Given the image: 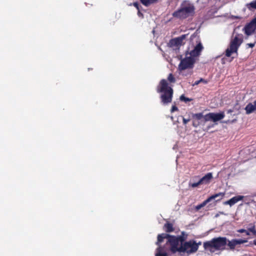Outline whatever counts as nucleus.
<instances>
[{
	"label": "nucleus",
	"mask_w": 256,
	"mask_h": 256,
	"mask_svg": "<svg viewBox=\"0 0 256 256\" xmlns=\"http://www.w3.org/2000/svg\"><path fill=\"white\" fill-rule=\"evenodd\" d=\"M184 239L182 237L171 236L167 234H162L158 236L155 256H168L169 252H186L192 254L198 250V246L194 240H190L182 244Z\"/></svg>",
	"instance_id": "nucleus-1"
},
{
	"label": "nucleus",
	"mask_w": 256,
	"mask_h": 256,
	"mask_svg": "<svg viewBox=\"0 0 256 256\" xmlns=\"http://www.w3.org/2000/svg\"><path fill=\"white\" fill-rule=\"evenodd\" d=\"M226 238L220 236L204 242L203 246L206 250L214 253L216 251H222L226 250Z\"/></svg>",
	"instance_id": "nucleus-2"
},
{
	"label": "nucleus",
	"mask_w": 256,
	"mask_h": 256,
	"mask_svg": "<svg viewBox=\"0 0 256 256\" xmlns=\"http://www.w3.org/2000/svg\"><path fill=\"white\" fill-rule=\"evenodd\" d=\"M194 10L192 3L188 0H184L181 3L180 8L172 14V16L178 19H185L192 16Z\"/></svg>",
	"instance_id": "nucleus-3"
},
{
	"label": "nucleus",
	"mask_w": 256,
	"mask_h": 256,
	"mask_svg": "<svg viewBox=\"0 0 256 256\" xmlns=\"http://www.w3.org/2000/svg\"><path fill=\"white\" fill-rule=\"evenodd\" d=\"M157 92L161 93L160 99L164 104H166L172 102L173 90L168 86V84L166 80H162L157 86Z\"/></svg>",
	"instance_id": "nucleus-4"
},
{
	"label": "nucleus",
	"mask_w": 256,
	"mask_h": 256,
	"mask_svg": "<svg viewBox=\"0 0 256 256\" xmlns=\"http://www.w3.org/2000/svg\"><path fill=\"white\" fill-rule=\"evenodd\" d=\"M243 41V35L242 34H236L233 35L232 38L230 46L226 51V55L228 57L231 56L232 54L236 52L238 47Z\"/></svg>",
	"instance_id": "nucleus-5"
},
{
	"label": "nucleus",
	"mask_w": 256,
	"mask_h": 256,
	"mask_svg": "<svg viewBox=\"0 0 256 256\" xmlns=\"http://www.w3.org/2000/svg\"><path fill=\"white\" fill-rule=\"evenodd\" d=\"M196 62L194 58L188 56V54H186L185 58L181 60L178 64V70L182 72L186 69H192Z\"/></svg>",
	"instance_id": "nucleus-6"
},
{
	"label": "nucleus",
	"mask_w": 256,
	"mask_h": 256,
	"mask_svg": "<svg viewBox=\"0 0 256 256\" xmlns=\"http://www.w3.org/2000/svg\"><path fill=\"white\" fill-rule=\"evenodd\" d=\"M203 48L204 47L202 43L199 42L198 44L194 47L193 50H190V52L187 51L186 54H188V56L194 58L196 60L198 58Z\"/></svg>",
	"instance_id": "nucleus-7"
},
{
	"label": "nucleus",
	"mask_w": 256,
	"mask_h": 256,
	"mask_svg": "<svg viewBox=\"0 0 256 256\" xmlns=\"http://www.w3.org/2000/svg\"><path fill=\"white\" fill-rule=\"evenodd\" d=\"M224 116L225 114L224 112L220 113L210 112L205 115L204 118L206 121L212 120L213 122H216L223 119Z\"/></svg>",
	"instance_id": "nucleus-8"
},
{
	"label": "nucleus",
	"mask_w": 256,
	"mask_h": 256,
	"mask_svg": "<svg viewBox=\"0 0 256 256\" xmlns=\"http://www.w3.org/2000/svg\"><path fill=\"white\" fill-rule=\"evenodd\" d=\"M256 30V18L245 26L243 30L244 34L248 36L252 35Z\"/></svg>",
	"instance_id": "nucleus-9"
},
{
	"label": "nucleus",
	"mask_w": 256,
	"mask_h": 256,
	"mask_svg": "<svg viewBox=\"0 0 256 256\" xmlns=\"http://www.w3.org/2000/svg\"><path fill=\"white\" fill-rule=\"evenodd\" d=\"M186 34H183L179 37L173 38L170 41L169 44L171 47H178L182 45L183 40L186 38Z\"/></svg>",
	"instance_id": "nucleus-10"
},
{
	"label": "nucleus",
	"mask_w": 256,
	"mask_h": 256,
	"mask_svg": "<svg viewBox=\"0 0 256 256\" xmlns=\"http://www.w3.org/2000/svg\"><path fill=\"white\" fill-rule=\"evenodd\" d=\"M221 196L222 197V193H218L212 196L210 198H208V199H206V200L203 202L202 204L196 206V210H200L201 208H203L204 206H205L208 202H210L212 200H214L218 196Z\"/></svg>",
	"instance_id": "nucleus-11"
},
{
	"label": "nucleus",
	"mask_w": 256,
	"mask_h": 256,
	"mask_svg": "<svg viewBox=\"0 0 256 256\" xmlns=\"http://www.w3.org/2000/svg\"><path fill=\"white\" fill-rule=\"evenodd\" d=\"M244 198V196H237L231 198L230 200L226 202V204L232 206L238 202V201L243 200Z\"/></svg>",
	"instance_id": "nucleus-12"
},
{
	"label": "nucleus",
	"mask_w": 256,
	"mask_h": 256,
	"mask_svg": "<svg viewBox=\"0 0 256 256\" xmlns=\"http://www.w3.org/2000/svg\"><path fill=\"white\" fill-rule=\"evenodd\" d=\"M246 114H248L256 111V100L253 104H248L245 108Z\"/></svg>",
	"instance_id": "nucleus-13"
},
{
	"label": "nucleus",
	"mask_w": 256,
	"mask_h": 256,
	"mask_svg": "<svg viewBox=\"0 0 256 256\" xmlns=\"http://www.w3.org/2000/svg\"><path fill=\"white\" fill-rule=\"evenodd\" d=\"M212 178V174L208 172L200 180V183L202 184H208Z\"/></svg>",
	"instance_id": "nucleus-14"
},
{
	"label": "nucleus",
	"mask_w": 256,
	"mask_h": 256,
	"mask_svg": "<svg viewBox=\"0 0 256 256\" xmlns=\"http://www.w3.org/2000/svg\"><path fill=\"white\" fill-rule=\"evenodd\" d=\"M226 244L229 248V249L232 250H234L236 246H237L236 239H232L230 240L227 239V244Z\"/></svg>",
	"instance_id": "nucleus-15"
},
{
	"label": "nucleus",
	"mask_w": 256,
	"mask_h": 256,
	"mask_svg": "<svg viewBox=\"0 0 256 256\" xmlns=\"http://www.w3.org/2000/svg\"><path fill=\"white\" fill-rule=\"evenodd\" d=\"M246 8L250 11L256 10V0H253L249 3L246 4Z\"/></svg>",
	"instance_id": "nucleus-16"
},
{
	"label": "nucleus",
	"mask_w": 256,
	"mask_h": 256,
	"mask_svg": "<svg viewBox=\"0 0 256 256\" xmlns=\"http://www.w3.org/2000/svg\"><path fill=\"white\" fill-rule=\"evenodd\" d=\"M140 2L145 6H148L152 4H156L158 0H140Z\"/></svg>",
	"instance_id": "nucleus-17"
},
{
	"label": "nucleus",
	"mask_w": 256,
	"mask_h": 256,
	"mask_svg": "<svg viewBox=\"0 0 256 256\" xmlns=\"http://www.w3.org/2000/svg\"><path fill=\"white\" fill-rule=\"evenodd\" d=\"M164 228L166 232H171L174 230L172 224L169 222H167L164 224Z\"/></svg>",
	"instance_id": "nucleus-18"
},
{
	"label": "nucleus",
	"mask_w": 256,
	"mask_h": 256,
	"mask_svg": "<svg viewBox=\"0 0 256 256\" xmlns=\"http://www.w3.org/2000/svg\"><path fill=\"white\" fill-rule=\"evenodd\" d=\"M200 82H202L204 84H207L208 82L207 80H205L204 78H201L200 80L196 81L194 84H192V86H194L196 85H198Z\"/></svg>",
	"instance_id": "nucleus-19"
},
{
	"label": "nucleus",
	"mask_w": 256,
	"mask_h": 256,
	"mask_svg": "<svg viewBox=\"0 0 256 256\" xmlns=\"http://www.w3.org/2000/svg\"><path fill=\"white\" fill-rule=\"evenodd\" d=\"M236 244H240L244 243H246L248 242L246 240H242V239H236Z\"/></svg>",
	"instance_id": "nucleus-20"
},
{
	"label": "nucleus",
	"mask_w": 256,
	"mask_h": 256,
	"mask_svg": "<svg viewBox=\"0 0 256 256\" xmlns=\"http://www.w3.org/2000/svg\"><path fill=\"white\" fill-rule=\"evenodd\" d=\"M194 116L198 120H200L204 116H203L202 113H198L194 114Z\"/></svg>",
	"instance_id": "nucleus-21"
},
{
	"label": "nucleus",
	"mask_w": 256,
	"mask_h": 256,
	"mask_svg": "<svg viewBox=\"0 0 256 256\" xmlns=\"http://www.w3.org/2000/svg\"><path fill=\"white\" fill-rule=\"evenodd\" d=\"M180 100H182V101H184V102H186L190 101V99L189 98L185 97L184 96V95H182L180 96Z\"/></svg>",
	"instance_id": "nucleus-22"
},
{
	"label": "nucleus",
	"mask_w": 256,
	"mask_h": 256,
	"mask_svg": "<svg viewBox=\"0 0 256 256\" xmlns=\"http://www.w3.org/2000/svg\"><path fill=\"white\" fill-rule=\"evenodd\" d=\"M248 232H252L254 235H256V230L254 226H252L248 230Z\"/></svg>",
	"instance_id": "nucleus-23"
},
{
	"label": "nucleus",
	"mask_w": 256,
	"mask_h": 256,
	"mask_svg": "<svg viewBox=\"0 0 256 256\" xmlns=\"http://www.w3.org/2000/svg\"><path fill=\"white\" fill-rule=\"evenodd\" d=\"M237 232L240 233H246L247 236L250 235V232L244 229H240Z\"/></svg>",
	"instance_id": "nucleus-24"
},
{
	"label": "nucleus",
	"mask_w": 256,
	"mask_h": 256,
	"mask_svg": "<svg viewBox=\"0 0 256 256\" xmlns=\"http://www.w3.org/2000/svg\"><path fill=\"white\" fill-rule=\"evenodd\" d=\"M168 78L170 82H175V78L172 74H169Z\"/></svg>",
	"instance_id": "nucleus-25"
},
{
	"label": "nucleus",
	"mask_w": 256,
	"mask_h": 256,
	"mask_svg": "<svg viewBox=\"0 0 256 256\" xmlns=\"http://www.w3.org/2000/svg\"><path fill=\"white\" fill-rule=\"evenodd\" d=\"M200 184H202L201 183H200V180L197 182L192 183L190 184V186L192 188H196Z\"/></svg>",
	"instance_id": "nucleus-26"
},
{
	"label": "nucleus",
	"mask_w": 256,
	"mask_h": 256,
	"mask_svg": "<svg viewBox=\"0 0 256 256\" xmlns=\"http://www.w3.org/2000/svg\"><path fill=\"white\" fill-rule=\"evenodd\" d=\"M182 120H183L184 124H186L188 122H190V118L186 119V118H183Z\"/></svg>",
	"instance_id": "nucleus-27"
},
{
	"label": "nucleus",
	"mask_w": 256,
	"mask_h": 256,
	"mask_svg": "<svg viewBox=\"0 0 256 256\" xmlns=\"http://www.w3.org/2000/svg\"><path fill=\"white\" fill-rule=\"evenodd\" d=\"M178 110V108L175 106H173L172 108V109H171V112H174V111H176Z\"/></svg>",
	"instance_id": "nucleus-28"
},
{
	"label": "nucleus",
	"mask_w": 256,
	"mask_h": 256,
	"mask_svg": "<svg viewBox=\"0 0 256 256\" xmlns=\"http://www.w3.org/2000/svg\"><path fill=\"white\" fill-rule=\"evenodd\" d=\"M133 5H134V7H136V9H137L138 10H140V8H139V4H138V2H134V3L133 4Z\"/></svg>",
	"instance_id": "nucleus-29"
},
{
	"label": "nucleus",
	"mask_w": 256,
	"mask_h": 256,
	"mask_svg": "<svg viewBox=\"0 0 256 256\" xmlns=\"http://www.w3.org/2000/svg\"><path fill=\"white\" fill-rule=\"evenodd\" d=\"M247 45L250 48H253L254 46V45H255V42L248 44Z\"/></svg>",
	"instance_id": "nucleus-30"
},
{
	"label": "nucleus",
	"mask_w": 256,
	"mask_h": 256,
	"mask_svg": "<svg viewBox=\"0 0 256 256\" xmlns=\"http://www.w3.org/2000/svg\"><path fill=\"white\" fill-rule=\"evenodd\" d=\"M138 16L140 17H142V13H141L140 11V10H138Z\"/></svg>",
	"instance_id": "nucleus-31"
},
{
	"label": "nucleus",
	"mask_w": 256,
	"mask_h": 256,
	"mask_svg": "<svg viewBox=\"0 0 256 256\" xmlns=\"http://www.w3.org/2000/svg\"><path fill=\"white\" fill-rule=\"evenodd\" d=\"M244 202H246V200H249V196H244Z\"/></svg>",
	"instance_id": "nucleus-32"
},
{
	"label": "nucleus",
	"mask_w": 256,
	"mask_h": 256,
	"mask_svg": "<svg viewBox=\"0 0 256 256\" xmlns=\"http://www.w3.org/2000/svg\"><path fill=\"white\" fill-rule=\"evenodd\" d=\"M252 197H256V193H254L252 194Z\"/></svg>",
	"instance_id": "nucleus-33"
},
{
	"label": "nucleus",
	"mask_w": 256,
	"mask_h": 256,
	"mask_svg": "<svg viewBox=\"0 0 256 256\" xmlns=\"http://www.w3.org/2000/svg\"><path fill=\"white\" fill-rule=\"evenodd\" d=\"M196 244H198V246L202 244V242H200L198 243H196Z\"/></svg>",
	"instance_id": "nucleus-34"
},
{
	"label": "nucleus",
	"mask_w": 256,
	"mask_h": 256,
	"mask_svg": "<svg viewBox=\"0 0 256 256\" xmlns=\"http://www.w3.org/2000/svg\"><path fill=\"white\" fill-rule=\"evenodd\" d=\"M254 244L256 246V240H254Z\"/></svg>",
	"instance_id": "nucleus-35"
},
{
	"label": "nucleus",
	"mask_w": 256,
	"mask_h": 256,
	"mask_svg": "<svg viewBox=\"0 0 256 256\" xmlns=\"http://www.w3.org/2000/svg\"><path fill=\"white\" fill-rule=\"evenodd\" d=\"M232 112V110H228V113H230V112Z\"/></svg>",
	"instance_id": "nucleus-36"
},
{
	"label": "nucleus",
	"mask_w": 256,
	"mask_h": 256,
	"mask_svg": "<svg viewBox=\"0 0 256 256\" xmlns=\"http://www.w3.org/2000/svg\"><path fill=\"white\" fill-rule=\"evenodd\" d=\"M251 202L256 203V202L252 200H251Z\"/></svg>",
	"instance_id": "nucleus-37"
},
{
	"label": "nucleus",
	"mask_w": 256,
	"mask_h": 256,
	"mask_svg": "<svg viewBox=\"0 0 256 256\" xmlns=\"http://www.w3.org/2000/svg\"><path fill=\"white\" fill-rule=\"evenodd\" d=\"M192 71H190V74H192Z\"/></svg>",
	"instance_id": "nucleus-38"
},
{
	"label": "nucleus",
	"mask_w": 256,
	"mask_h": 256,
	"mask_svg": "<svg viewBox=\"0 0 256 256\" xmlns=\"http://www.w3.org/2000/svg\"><path fill=\"white\" fill-rule=\"evenodd\" d=\"M255 206H256V205H255Z\"/></svg>",
	"instance_id": "nucleus-39"
}]
</instances>
